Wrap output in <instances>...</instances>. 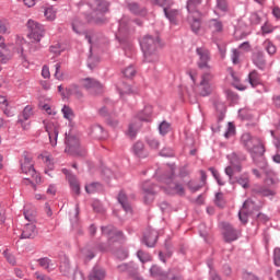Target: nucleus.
<instances>
[{
	"mask_svg": "<svg viewBox=\"0 0 280 280\" xmlns=\"http://www.w3.org/2000/svg\"><path fill=\"white\" fill-rule=\"evenodd\" d=\"M241 143L246 148L249 154H252L253 161L256 165L260 162L262 163V168L266 167V158H264L266 149L259 138L252 137L250 133H244L241 137Z\"/></svg>",
	"mask_w": 280,
	"mask_h": 280,
	"instance_id": "f257e3e1",
	"label": "nucleus"
},
{
	"mask_svg": "<svg viewBox=\"0 0 280 280\" xmlns=\"http://www.w3.org/2000/svg\"><path fill=\"white\" fill-rule=\"evenodd\" d=\"M161 39L159 36L145 35L140 40V47L144 54L145 62H158L159 60V45Z\"/></svg>",
	"mask_w": 280,
	"mask_h": 280,
	"instance_id": "f03ea898",
	"label": "nucleus"
},
{
	"mask_svg": "<svg viewBox=\"0 0 280 280\" xmlns=\"http://www.w3.org/2000/svg\"><path fill=\"white\" fill-rule=\"evenodd\" d=\"M92 13L85 14V21L92 25H104L106 21V0H94Z\"/></svg>",
	"mask_w": 280,
	"mask_h": 280,
	"instance_id": "7ed1b4c3",
	"label": "nucleus"
},
{
	"mask_svg": "<svg viewBox=\"0 0 280 280\" xmlns=\"http://www.w3.org/2000/svg\"><path fill=\"white\" fill-rule=\"evenodd\" d=\"M198 5H200V0H189L187 3L188 23L195 34L200 32L202 19V14L198 12Z\"/></svg>",
	"mask_w": 280,
	"mask_h": 280,
	"instance_id": "20e7f679",
	"label": "nucleus"
},
{
	"mask_svg": "<svg viewBox=\"0 0 280 280\" xmlns=\"http://www.w3.org/2000/svg\"><path fill=\"white\" fill-rule=\"evenodd\" d=\"M65 143V152H67V154H70L71 156H84L86 154V151L80 147V138L71 133H66Z\"/></svg>",
	"mask_w": 280,
	"mask_h": 280,
	"instance_id": "39448f33",
	"label": "nucleus"
},
{
	"mask_svg": "<svg viewBox=\"0 0 280 280\" xmlns=\"http://www.w3.org/2000/svg\"><path fill=\"white\" fill-rule=\"evenodd\" d=\"M82 88L88 91L90 95L93 97H100V95L104 94V86L97 79L93 78H84L80 80Z\"/></svg>",
	"mask_w": 280,
	"mask_h": 280,
	"instance_id": "423d86ee",
	"label": "nucleus"
},
{
	"mask_svg": "<svg viewBox=\"0 0 280 280\" xmlns=\"http://www.w3.org/2000/svg\"><path fill=\"white\" fill-rule=\"evenodd\" d=\"M28 38L34 43H40L45 36V26L34 20L27 22Z\"/></svg>",
	"mask_w": 280,
	"mask_h": 280,
	"instance_id": "0eeeda50",
	"label": "nucleus"
},
{
	"mask_svg": "<svg viewBox=\"0 0 280 280\" xmlns=\"http://www.w3.org/2000/svg\"><path fill=\"white\" fill-rule=\"evenodd\" d=\"M21 171L23 174H30L32 177H36L38 180V175H36V168H34V161L32 160V155L24 151L22 154V159L20 160Z\"/></svg>",
	"mask_w": 280,
	"mask_h": 280,
	"instance_id": "6e6552de",
	"label": "nucleus"
},
{
	"mask_svg": "<svg viewBox=\"0 0 280 280\" xmlns=\"http://www.w3.org/2000/svg\"><path fill=\"white\" fill-rule=\"evenodd\" d=\"M45 126V130L48 133L50 144L52 148H56L58 145V135L60 132V125L56 121H43Z\"/></svg>",
	"mask_w": 280,
	"mask_h": 280,
	"instance_id": "1a4fd4ad",
	"label": "nucleus"
},
{
	"mask_svg": "<svg viewBox=\"0 0 280 280\" xmlns=\"http://www.w3.org/2000/svg\"><path fill=\"white\" fill-rule=\"evenodd\" d=\"M196 54L199 58L197 61L198 68L206 69V70L211 69V66L209 65V62H211V51H209L207 47L201 46V47H197Z\"/></svg>",
	"mask_w": 280,
	"mask_h": 280,
	"instance_id": "9d476101",
	"label": "nucleus"
},
{
	"mask_svg": "<svg viewBox=\"0 0 280 280\" xmlns=\"http://www.w3.org/2000/svg\"><path fill=\"white\" fill-rule=\"evenodd\" d=\"M255 211H259V207L255 205V201L253 199H247L243 203V208L238 212V218L243 224H246L248 222V215L255 213Z\"/></svg>",
	"mask_w": 280,
	"mask_h": 280,
	"instance_id": "9b49d317",
	"label": "nucleus"
},
{
	"mask_svg": "<svg viewBox=\"0 0 280 280\" xmlns=\"http://www.w3.org/2000/svg\"><path fill=\"white\" fill-rule=\"evenodd\" d=\"M199 89H200V95H202V97H207V95H211V93L213 92V74H211L210 72L205 73L201 77Z\"/></svg>",
	"mask_w": 280,
	"mask_h": 280,
	"instance_id": "f8f14e48",
	"label": "nucleus"
},
{
	"mask_svg": "<svg viewBox=\"0 0 280 280\" xmlns=\"http://www.w3.org/2000/svg\"><path fill=\"white\" fill-rule=\"evenodd\" d=\"M258 167L260 168V171L262 172V174H265L266 178H265V183L266 185H279V177H277V174H275V172H272L270 168H268V162H266L265 160V167H264V163L259 162Z\"/></svg>",
	"mask_w": 280,
	"mask_h": 280,
	"instance_id": "ddd939ff",
	"label": "nucleus"
},
{
	"mask_svg": "<svg viewBox=\"0 0 280 280\" xmlns=\"http://www.w3.org/2000/svg\"><path fill=\"white\" fill-rule=\"evenodd\" d=\"M229 159L231 165L225 167V174L231 180L235 174H240V172H242V165L240 164V160H237V154L233 153Z\"/></svg>",
	"mask_w": 280,
	"mask_h": 280,
	"instance_id": "4468645a",
	"label": "nucleus"
},
{
	"mask_svg": "<svg viewBox=\"0 0 280 280\" xmlns=\"http://www.w3.org/2000/svg\"><path fill=\"white\" fill-rule=\"evenodd\" d=\"M164 183L166 184L165 191L171 195H177V196H185V187H183L180 184L172 180V176L164 179Z\"/></svg>",
	"mask_w": 280,
	"mask_h": 280,
	"instance_id": "2eb2a0df",
	"label": "nucleus"
},
{
	"mask_svg": "<svg viewBox=\"0 0 280 280\" xmlns=\"http://www.w3.org/2000/svg\"><path fill=\"white\" fill-rule=\"evenodd\" d=\"M223 229V240L231 244V242H235L238 237L237 231L233 229V226L229 223L222 224Z\"/></svg>",
	"mask_w": 280,
	"mask_h": 280,
	"instance_id": "dca6fc26",
	"label": "nucleus"
},
{
	"mask_svg": "<svg viewBox=\"0 0 280 280\" xmlns=\"http://www.w3.org/2000/svg\"><path fill=\"white\" fill-rule=\"evenodd\" d=\"M71 95H74L77 100H82L84 97V93L80 90L78 84H71L70 86L66 88V92L61 93V97L69 98Z\"/></svg>",
	"mask_w": 280,
	"mask_h": 280,
	"instance_id": "f3484780",
	"label": "nucleus"
},
{
	"mask_svg": "<svg viewBox=\"0 0 280 280\" xmlns=\"http://www.w3.org/2000/svg\"><path fill=\"white\" fill-rule=\"evenodd\" d=\"M32 115H34V113L32 112V107L30 105L24 107L22 114L19 115L18 124H21L23 130H30V122L25 121H27Z\"/></svg>",
	"mask_w": 280,
	"mask_h": 280,
	"instance_id": "a211bd4d",
	"label": "nucleus"
},
{
	"mask_svg": "<svg viewBox=\"0 0 280 280\" xmlns=\"http://www.w3.org/2000/svg\"><path fill=\"white\" fill-rule=\"evenodd\" d=\"M38 235V230H36V224L26 223L22 230L21 240H34Z\"/></svg>",
	"mask_w": 280,
	"mask_h": 280,
	"instance_id": "6ab92c4d",
	"label": "nucleus"
},
{
	"mask_svg": "<svg viewBox=\"0 0 280 280\" xmlns=\"http://www.w3.org/2000/svg\"><path fill=\"white\" fill-rule=\"evenodd\" d=\"M124 240V233L117 230V228L109 225L107 226V241L109 244H115V242H121Z\"/></svg>",
	"mask_w": 280,
	"mask_h": 280,
	"instance_id": "aec40b11",
	"label": "nucleus"
},
{
	"mask_svg": "<svg viewBox=\"0 0 280 280\" xmlns=\"http://www.w3.org/2000/svg\"><path fill=\"white\" fill-rule=\"evenodd\" d=\"M63 174L66 175V178L74 194L77 196H80V183L78 182V177L75 175L71 174L68 170H63Z\"/></svg>",
	"mask_w": 280,
	"mask_h": 280,
	"instance_id": "412c9836",
	"label": "nucleus"
},
{
	"mask_svg": "<svg viewBox=\"0 0 280 280\" xmlns=\"http://www.w3.org/2000/svg\"><path fill=\"white\" fill-rule=\"evenodd\" d=\"M164 14L173 25H178L183 19V15L176 9H164Z\"/></svg>",
	"mask_w": 280,
	"mask_h": 280,
	"instance_id": "4be33fe9",
	"label": "nucleus"
},
{
	"mask_svg": "<svg viewBox=\"0 0 280 280\" xmlns=\"http://www.w3.org/2000/svg\"><path fill=\"white\" fill-rule=\"evenodd\" d=\"M104 279H106V269H104V267H101L100 265L94 266L89 275V280Z\"/></svg>",
	"mask_w": 280,
	"mask_h": 280,
	"instance_id": "5701e85b",
	"label": "nucleus"
},
{
	"mask_svg": "<svg viewBox=\"0 0 280 280\" xmlns=\"http://www.w3.org/2000/svg\"><path fill=\"white\" fill-rule=\"evenodd\" d=\"M117 91L120 97H124V95H130L132 93H137V90H135L132 85L124 81L117 84Z\"/></svg>",
	"mask_w": 280,
	"mask_h": 280,
	"instance_id": "b1692460",
	"label": "nucleus"
},
{
	"mask_svg": "<svg viewBox=\"0 0 280 280\" xmlns=\"http://www.w3.org/2000/svg\"><path fill=\"white\" fill-rule=\"evenodd\" d=\"M118 202H119V205H121V207L126 211V213L132 212V207L130 206V202H128V197L126 196V192L120 191L118 194Z\"/></svg>",
	"mask_w": 280,
	"mask_h": 280,
	"instance_id": "393cba45",
	"label": "nucleus"
},
{
	"mask_svg": "<svg viewBox=\"0 0 280 280\" xmlns=\"http://www.w3.org/2000/svg\"><path fill=\"white\" fill-rule=\"evenodd\" d=\"M142 189L144 191V200L148 202L149 200H152L154 198V194H156V190L154 189V185L150 183H144L142 186Z\"/></svg>",
	"mask_w": 280,
	"mask_h": 280,
	"instance_id": "a878e982",
	"label": "nucleus"
},
{
	"mask_svg": "<svg viewBox=\"0 0 280 280\" xmlns=\"http://www.w3.org/2000/svg\"><path fill=\"white\" fill-rule=\"evenodd\" d=\"M209 28L211 30L212 34H220L224 30V25L220 20H210L209 21Z\"/></svg>",
	"mask_w": 280,
	"mask_h": 280,
	"instance_id": "bb28decb",
	"label": "nucleus"
},
{
	"mask_svg": "<svg viewBox=\"0 0 280 280\" xmlns=\"http://www.w3.org/2000/svg\"><path fill=\"white\" fill-rule=\"evenodd\" d=\"M254 65L258 67V69H264L266 67V58L264 57V52L258 51L253 55Z\"/></svg>",
	"mask_w": 280,
	"mask_h": 280,
	"instance_id": "cd10ccee",
	"label": "nucleus"
},
{
	"mask_svg": "<svg viewBox=\"0 0 280 280\" xmlns=\"http://www.w3.org/2000/svg\"><path fill=\"white\" fill-rule=\"evenodd\" d=\"M133 153L136 154V156H139V159H145V156H148L143 142H136L133 144Z\"/></svg>",
	"mask_w": 280,
	"mask_h": 280,
	"instance_id": "c85d7f7f",
	"label": "nucleus"
},
{
	"mask_svg": "<svg viewBox=\"0 0 280 280\" xmlns=\"http://www.w3.org/2000/svg\"><path fill=\"white\" fill-rule=\"evenodd\" d=\"M145 244L149 248H154L156 240H159V234L156 231H151L149 235L144 236Z\"/></svg>",
	"mask_w": 280,
	"mask_h": 280,
	"instance_id": "c756f323",
	"label": "nucleus"
},
{
	"mask_svg": "<svg viewBox=\"0 0 280 280\" xmlns=\"http://www.w3.org/2000/svg\"><path fill=\"white\" fill-rule=\"evenodd\" d=\"M104 189V186H102L97 182H93L89 185H85V191L86 194H96V191H102Z\"/></svg>",
	"mask_w": 280,
	"mask_h": 280,
	"instance_id": "7c9ffc66",
	"label": "nucleus"
},
{
	"mask_svg": "<svg viewBox=\"0 0 280 280\" xmlns=\"http://www.w3.org/2000/svg\"><path fill=\"white\" fill-rule=\"evenodd\" d=\"M139 128H141L140 121L131 122L129 125V129L127 132L128 137H130L131 139H135L137 137V132H138Z\"/></svg>",
	"mask_w": 280,
	"mask_h": 280,
	"instance_id": "2f4dec72",
	"label": "nucleus"
},
{
	"mask_svg": "<svg viewBox=\"0 0 280 280\" xmlns=\"http://www.w3.org/2000/svg\"><path fill=\"white\" fill-rule=\"evenodd\" d=\"M152 277H158L159 279H167V273L163 272L159 266H152L150 269Z\"/></svg>",
	"mask_w": 280,
	"mask_h": 280,
	"instance_id": "473e14b6",
	"label": "nucleus"
},
{
	"mask_svg": "<svg viewBox=\"0 0 280 280\" xmlns=\"http://www.w3.org/2000/svg\"><path fill=\"white\" fill-rule=\"evenodd\" d=\"M92 137H94V139H103L104 138V127H102L101 125H94L92 127Z\"/></svg>",
	"mask_w": 280,
	"mask_h": 280,
	"instance_id": "72a5a7b5",
	"label": "nucleus"
},
{
	"mask_svg": "<svg viewBox=\"0 0 280 280\" xmlns=\"http://www.w3.org/2000/svg\"><path fill=\"white\" fill-rule=\"evenodd\" d=\"M264 48L266 49L267 54H269V56H275V54H277V46H275L270 39H266L264 42Z\"/></svg>",
	"mask_w": 280,
	"mask_h": 280,
	"instance_id": "f704fd0d",
	"label": "nucleus"
},
{
	"mask_svg": "<svg viewBox=\"0 0 280 280\" xmlns=\"http://www.w3.org/2000/svg\"><path fill=\"white\" fill-rule=\"evenodd\" d=\"M61 113H62L65 119H68V121H71V119H73V117H75L73 109L71 107H69L68 105H63Z\"/></svg>",
	"mask_w": 280,
	"mask_h": 280,
	"instance_id": "c9c22d12",
	"label": "nucleus"
},
{
	"mask_svg": "<svg viewBox=\"0 0 280 280\" xmlns=\"http://www.w3.org/2000/svg\"><path fill=\"white\" fill-rule=\"evenodd\" d=\"M248 82L253 88L260 84L261 81L259 80V74L257 73V71H253L249 73Z\"/></svg>",
	"mask_w": 280,
	"mask_h": 280,
	"instance_id": "e433bc0d",
	"label": "nucleus"
},
{
	"mask_svg": "<svg viewBox=\"0 0 280 280\" xmlns=\"http://www.w3.org/2000/svg\"><path fill=\"white\" fill-rule=\"evenodd\" d=\"M238 185L242 186L243 189H248L250 187V178L248 175L244 174L237 179Z\"/></svg>",
	"mask_w": 280,
	"mask_h": 280,
	"instance_id": "4c0bfd02",
	"label": "nucleus"
},
{
	"mask_svg": "<svg viewBox=\"0 0 280 280\" xmlns=\"http://www.w3.org/2000/svg\"><path fill=\"white\" fill-rule=\"evenodd\" d=\"M59 270L63 277H69V275H71V265L69 261H63L61 262Z\"/></svg>",
	"mask_w": 280,
	"mask_h": 280,
	"instance_id": "58836bf2",
	"label": "nucleus"
},
{
	"mask_svg": "<svg viewBox=\"0 0 280 280\" xmlns=\"http://www.w3.org/2000/svg\"><path fill=\"white\" fill-rule=\"evenodd\" d=\"M44 16L47 21H55L56 20V10L54 7L46 8L44 11Z\"/></svg>",
	"mask_w": 280,
	"mask_h": 280,
	"instance_id": "ea45409f",
	"label": "nucleus"
},
{
	"mask_svg": "<svg viewBox=\"0 0 280 280\" xmlns=\"http://www.w3.org/2000/svg\"><path fill=\"white\" fill-rule=\"evenodd\" d=\"M137 255H138V258L140 259V261H141L142 264H145V262H148V261H152V256H150V254H148V253H145V252H143V250H139V252L137 253Z\"/></svg>",
	"mask_w": 280,
	"mask_h": 280,
	"instance_id": "a19ab883",
	"label": "nucleus"
},
{
	"mask_svg": "<svg viewBox=\"0 0 280 280\" xmlns=\"http://www.w3.org/2000/svg\"><path fill=\"white\" fill-rule=\"evenodd\" d=\"M38 264L44 270H49V264H51V259L44 257L38 259Z\"/></svg>",
	"mask_w": 280,
	"mask_h": 280,
	"instance_id": "79ce46f5",
	"label": "nucleus"
},
{
	"mask_svg": "<svg viewBox=\"0 0 280 280\" xmlns=\"http://www.w3.org/2000/svg\"><path fill=\"white\" fill-rule=\"evenodd\" d=\"M122 73L125 78H133V75L137 73V70L135 69V67L129 66L122 71Z\"/></svg>",
	"mask_w": 280,
	"mask_h": 280,
	"instance_id": "37998d69",
	"label": "nucleus"
},
{
	"mask_svg": "<svg viewBox=\"0 0 280 280\" xmlns=\"http://www.w3.org/2000/svg\"><path fill=\"white\" fill-rule=\"evenodd\" d=\"M273 264L275 266L280 268V248L279 247H276L273 249Z\"/></svg>",
	"mask_w": 280,
	"mask_h": 280,
	"instance_id": "c03bdc74",
	"label": "nucleus"
},
{
	"mask_svg": "<svg viewBox=\"0 0 280 280\" xmlns=\"http://www.w3.org/2000/svg\"><path fill=\"white\" fill-rule=\"evenodd\" d=\"M214 202H215L217 207H224V205H225L224 195H222V192H218L215 195Z\"/></svg>",
	"mask_w": 280,
	"mask_h": 280,
	"instance_id": "a18cd8bd",
	"label": "nucleus"
},
{
	"mask_svg": "<svg viewBox=\"0 0 280 280\" xmlns=\"http://www.w3.org/2000/svg\"><path fill=\"white\" fill-rule=\"evenodd\" d=\"M3 255L7 259V261H9L11 264V266H14V264H16V258L14 257V255L10 254V252H8V249H5L3 252Z\"/></svg>",
	"mask_w": 280,
	"mask_h": 280,
	"instance_id": "49530a36",
	"label": "nucleus"
},
{
	"mask_svg": "<svg viewBox=\"0 0 280 280\" xmlns=\"http://www.w3.org/2000/svg\"><path fill=\"white\" fill-rule=\"evenodd\" d=\"M233 135H235V126H233V124H229V128L224 133L225 139H230V137H233Z\"/></svg>",
	"mask_w": 280,
	"mask_h": 280,
	"instance_id": "de8ad7c7",
	"label": "nucleus"
},
{
	"mask_svg": "<svg viewBox=\"0 0 280 280\" xmlns=\"http://www.w3.org/2000/svg\"><path fill=\"white\" fill-rule=\"evenodd\" d=\"M217 5H218L219 10H221L222 12H226V10H229L226 0H217Z\"/></svg>",
	"mask_w": 280,
	"mask_h": 280,
	"instance_id": "09e8293b",
	"label": "nucleus"
},
{
	"mask_svg": "<svg viewBox=\"0 0 280 280\" xmlns=\"http://www.w3.org/2000/svg\"><path fill=\"white\" fill-rule=\"evenodd\" d=\"M167 132H170V125L167 121H163L161 125H160V133L162 135H167Z\"/></svg>",
	"mask_w": 280,
	"mask_h": 280,
	"instance_id": "8fccbe9b",
	"label": "nucleus"
},
{
	"mask_svg": "<svg viewBox=\"0 0 280 280\" xmlns=\"http://www.w3.org/2000/svg\"><path fill=\"white\" fill-rule=\"evenodd\" d=\"M116 257L118 259H127L128 258V250H126V249H118L116 252Z\"/></svg>",
	"mask_w": 280,
	"mask_h": 280,
	"instance_id": "3c124183",
	"label": "nucleus"
},
{
	"mask_svg": "<svg viewBox=\"0 0 280 280\" xmlns=\"http://www.w3.org/2000/svg\"><path fill=\"white\" fill-rule=\"evenodd\" d=\"M55 69H56V71H55V78H56L57 80H62V72H60V69H61L60 62H58V63L55 65Z\"/></svg>",
	"mask_w": 280,
	"mask_h": 280,
	"instance_id": "603ef678",
	"label": "nucleus"
},
{
	"mask_svg": "<svg viewBox=\"0 0 280 280\" xmlns=\"http://www.w3.org/2000/svg\"><path fill=\"white\" fill-rule=\"evenodd\" d=\"M148 143L150 148H152V150H159V145H161V143L156 139H149Z\"/></svg>",
	"mask_w": 280,
	"mask_h": 280,
	"instance_id": "864d4df0",
	"label": "nucleus"
},
{
	"mask_svg": "<svg viewBox=\"0 0 280 280\" xmlns=\"http://www.w3.org/2000/svg\"><path fill=\"white\" fill-rule=\"evenodd\" d=\"M232 62H233V65L240 63V51H237L235 49L232 51Z\"/></svg>",
	"mask_w": 280,
	"mask_h": 280,
	"instance_id": "5fc2aeb1",
	"label": "nucleus"
},
{
	"mask_svg": "<svg viewBox=\"0 0 280 280\" xmlns=\"http://www.w3.org/2000/svg\"><path fill=\"white\" fill-rule=\"evenodd\" d=\"M10 60L8 55L3 52V50H0V65H5ZM0 71H1V66H0Z\"/></svg>",
	"mask_w": 280,
	"mask_h": 280,
	"instance_id": "6e6d98bb",
	"label": "nucleus"
},
{
	"mask_svg": "<svg viewBox=\"0 0 280 280\" xmlns=\"http://www.w3.org/2000/svg\"><path fill=\"white\" fill-rule=\"evenodd\" d=\"M129 10L133 12V14H141V10L139 9V4L137 3L129 4Z\"/></svg>",
	"mask_w": 280,
	"mask_h": 280,
	"instance_id": "4d7b16f0",
	"label": "nucleus"
},
{
	"mask_svg": "<svg viewBox=\"0 0 280 280\" xmlns=\"http://www.w3.org/2000/svg\"><path fill=\"white\" fill-rule=\"evenodd\" d=\"M50 51L51 54H56L57 56H60V51H61L60 45L59 44L51 45Z\"/></svg>",
	"mask_w": 280,
	"mask_h": 280,
	"instance_id": "13d9d810",
	"label": "nucleus"
},
{
	"mask_svg": "<svg viewBox=\"0 0 280 280\" xmlns=\"http://www.w3.org/2000/svg\"><path fill=\"white\" fill-rule=\"evenodd\" d=\"M210 172L212 173L213 177L219 183V185H224V183H222V179H220V173H218L215 168H210Z\"/></svg>",
	"mask_w": 280,
	"mask_h": 280,
	"instance_id": "bf43d9fd",
	"label": "nucleus"
},
{
	"mask_svg": "<svg viewBox=\"0 0 280 280\" xmlns=\"http://www.w3.org/2000/svg\"><path fill=\"white\" fill-rule=\"evenodd\" d=\"M42 75L45 79H49L51 77V73L49 72V67L44 66L42 69Z\"/></svg>",
	"mask_w": 280,
	"mask_h": 280,
	"instance_id": "052dcab7",
	"label": "nucleus"
},
{
	"mask_svg": "<svg viewBox=\"0 0 280 280\" xmlns=\"http://www.w3.org/2000/svg\"><path fill=\"white\" fill-rule=\"evenodd\" d=\"M161 156H174V152L172 151V149H163L160 152Z\"/></svg>",
	"mask_w": 280,
	"mask_h": 280,
	"instance_id": "680f3d73",
	"label": "nucleus"
},
{
	"mask_svg": "<svg viewBox=\"0 0 280 280\" xmlns=\"http://www.w3.org/2000/svg\"><path fill=\"white\" fill-rule=\"evenodd\" d=\"M188 187L191 191H198V189H200L202 187V184L196 185V183L190 182V183H188Z\"/></svg>",
	"mask_w": 280,
	"mask_h": 280,
	"instance_id": "e2e57ef3",
	"label": "nucleus"
},
{
	"mask_svg": "<svg viewBox=\"0 0 280 280\" xmlns=\"http://www.w3.org/2000/svg\"><path fill=\"white\" fill-rule=\"evenodd\" d=\"M3 114L7 117H14V112H12V109L10 107H2Z\"/></svg>",
	"mask_w": 280,
	"mask_h": 280,
	"instance_id": "0e129e2a",
	"label": "nucleus"
},
{
	"mask_svg": "<svg viewBox=\"0 0 280 280\" xmlns=\"http://www.w3.org/2000/svg\"><path fill=\"white\" fill-rule=\"evenodd\" d=\"M261 32L262 34H272V26L268 25V24H265L262 27H261Z\"/></svg>",
	"mask_w": 280,
	"mask_h": 280,
	"instance_id": "69168bd1",
	"label": "nucleus"
},
{
	"mask_svg": "<svg viewBox=\"0 0 280 280\" xmlns=\"http://www.w3.org/2000/svg\"><path fill=\"white\" fill-rule=\"evenodd\" d=\"M73 280H84V275L82 271H75L73 275Z\"/></svg>",
	"mask_w": 280,
	"mask_h": 280,
	"instance_id": "338daca9",
	"label": "nucleus"
},
{
	"mask_svg": "<svg viewBox=\"0 0 280 280\" xmlns=\"http://www.w3.org/2000/svg\"><path fill=\"white\" fill-rule=\"evenodd\" d=\"M0 34H8V26L5 25V22L0 21Z\"/></svg>",
	"mask_w": 280,
	"mask_h": 280,
	"instance_id": "774afa93",
	"label": "nucleus"
}]
</instances>
